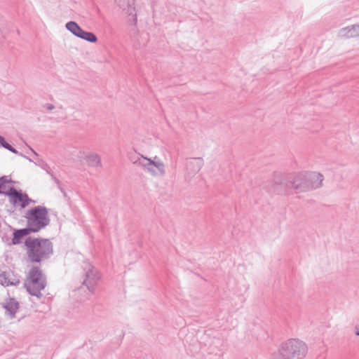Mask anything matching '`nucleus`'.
<instances>
[{"label": "nucleus", "mask_w": 359, "mask_h": 359, "mask_svg": "<svg viewBox=\"0 0 359 359\" xmlns=\"http://www.w3.org/2000/svg\"><path fill=\"white\" fill-rule=\"evenodd\" d=\"M66 28L69 30L75 36L85 39L89 42H96L97 36L92 32H88L83 30L79 24H65Z\"/></svg>", "instance_id": "obj_11"}, {"label": "nucleus", "mask_w": 359, "mask_h": 359, "mask_svg": "<svg viewBox=\"0 0 359 359\" xmlns=\"http://www.w3.org/2000/svg\"><path fill=\"white\" fill-rule=\"evenodd\" d=\"M309 184L311 189L320 188L323 185V176L320 173L312 172L308 175Z\"/></svg>", "instance_id": "obj_14"}, {"label": "nucleus", "mask_w": 359, "mask_h": 359, "mask_svg": "<svg viewBox=\"0 0 359 359\" xmlns=\"http://www.w3.org/2000/svg\"><path fill=\"white\" fill-rule=\"evenodd\" d=\"M0 144L4 148L9 150L11 152H13L14 154L18 153V151L15 148H13L11 145H10L8 142H6V140H4V138L1 135H0Z\"/></svg>", "instance_id": "obj_22"}, {"label": "nucleus", "mask_w": 359, "mask_h": 359, "mask_svg": "<svg viewBox=\"0 0 359 359\" xmlns=\"http://www.w3.org/2000/svg\"><path fill=\"white\" fill-rule=\"evenodd\" d=\"M355 334L359 335V327H355Z\"/></svg>", "instance_id": "obj_28"}, {"label": "nucleus", "mask_w": 359, "mask_h": 359, "mask_svg": "<svg viewBox=\"0 0 359 359\" xmlns=\"http://www.w3.org/2000/svg\"><path fill=\"white\" fill-rule=\"evenodd\" d=\"M52 111H54L53 112V114L56 115L55 118L56 120H58L61 118V115L62 114V108L60 105H54L53 104H46V118H53L52 116H48L47 114H51Z\"/></svg>", "instance_id": "obj_16"}, {"label": "nucleus", "mask_w": 359, "mask_h": 359, "mask_svg": "<svg viewBox=\"0 0 359 359\" xmlns=\"http://www.w3.org/2000/svg\"><path fill=\"white\" fill-rule=\"evenodd\" d=\"M86 162L91 167L101 166L100 157L95 153H90L86 156Z\"/></svg>", "instance_id": "obj_17"}, {"label": "nucleus", "mask_w": 359, "mask_h": 359, "mask_svg": "<svg viewBox=\"0 0 359 359\" xmlns=\"http://www.w3.org/2000/svg\"><path fill=\"white\" fill-rule=\"evenodd\" d=\"M30 232L29 231V229H22L19 230H16L13 233V243L14 245L18 244L21 242L22 239L28 235Z\"/></svg>", "instance_id": "obj_18"}, {"label": "nucleus", "mask_w": 359, "mask_h": 359, "mask_svg": "<svg viewBox=\"0 0 359 359\" xmlns=\"http://www.w3.org/2000/svg\"><path fill=\"white\" fill-rule=\"evenodd\" d=\"M4 308L6 309V314L11 318H14L19 309V304L15 299H10L5 303Z\"/></svg>", "instance_id": "obj_15"}, {"label": "nucleus", "mask_w": 359, "mask_h": 359, "mask_svg": "<svg viewBox=\"0 0 359 359\" xmlns=\"http://www.w3.org/2000/svg\"><path fill=\"white\" fill-rule=\"evenodd\" d=\"M9 189H8L6 184H0V194L8 196Z\"/></svg>", "instance_id": "obj_24"}, {"label": "nucleus", "mask_w": 359, "mask_h": 359, "mask_svg": "<svg viewBox=\"0 0 359 359\" xmlns=\"http://www.w3.org/2000/svg\"><path fill=\"white\" fill-rule=\"evenodd\" d=\"M0 283L6 286L13 284L12 283L10 282L9 280L7 279L5 273L0 274Z\"/></svg>", "instance_id": "obj_23"}, {"label": "nucleus", "mask_w": 359, "mask_h": 359, "mask_svg": "<svg viewBox=\"0 0 359 359\" xmlns=\"http://www.w3.org/2000/svg\"><path fill=\"white\" fill-rule=\"evenodd\" d=\"M285 186L296 190L297 192H304L310 190L308 176L304 174L296 175L293 180L288 181Z\"/></svg>", "instance_id": "obj_8"}, {"label": "nucleus", "mask_w": 359, "mask_h": 359, "mask_svg": "<svg viewBox=\"0 0 359 359\" xmlns=\"http://www.w3.org/2000/svg\"><path fill=\"white\" fill-rule=\"evenodd\" d=\"M130 36L135 48L144 46L149 41V34L144 30H141L137 26V24H132L130 29Z\"/></svg>", "instance_id": "obj_7"}, {"label": "nucleus", "mask_w": 359, "mask_h": 359, "mask_svg": "<svg viewBox=\"0 0 359 359\" xmlns=\"http://www.w3.org/2000/svg\"><path fill=\"white\" fill-rule=\"evenodd\" d=\"M211 346H212V351L215 350L221 351L223 348V340L220 338H214L212 341Z\"/></svg>", "instance_id": "obj_20"}, {"label": "nucleus", "mask_w": 359, "mask_h": 359, "mask_svg": "<svg viewBox=\"0 0 359 359\" xmlns=\"http://www.w3.org/2000/svg\"><path fill=\"white\" fill-rule=\"evenodd\" d=\"M11 182V180L7 176H4L0 178V184H6Z\"/></svg>", "instance_id": "obj_26"}, {"label": "nucleus", "mask_w": 359, "mask_h": 359, "mask_svg": "<svg viewBox=\"0 0 359 359\" xmlns=\"http://www.w3.org/2000/svg\"><path fill=\"white\" fill-rule=\"evenodd\" d=\"M29 232H36L45 225V207L38 206L26 213Z\"/></svg>", "instance_id": "obj_3"}, {"label": "nucleus", "mask_w": 359, "mask_h": 359, "mask_svg": "<svg viewBox=\"0 0 359 359\" xmlns=\"http://www.w3.org/2000/svg\"><path fill=\"white\" fill-rule=\"evenodd\" d=\"M41 242L44 240L28 238L25 241V245L28 248V257L31 262H39L41 260L45 254V250L41 245Z\"/></svg>", "instance_id": "obj_6"}, {"label": "nucleus", "mask_w": 359, "mask_h": 359, "mask_svg": "<svg viewBox=\"0 0 359 359\" xmlns=\"http://www.w3.org/2000/svg\"><path fill=\"white\" fill-rule=\"evenodd\" d=\"M138 163L145 171L154 177H163L165 174V165L156 156L153 158L141 156V158L138 160Z\"/></svg>", "instance_id": "obj_4"}, {"label": "nucleus", "mask_w": 359, "mask_h": 359, "mask_svg": "<svg viewBox=\"0 0 359 359\" xmlns=\"http://www.w3.org/2000/svg\"><path fill=\"white\" fill-rule=\"evenodd\" d=\"M203 165V160L202 158H192L187 161L186 177L191 179L196 173H198Z\"/></svg>", "instance_id": "obj_12"}, {"label": "nucleus", "mask_w": 359, "mask_h": 359, "mask_svg": "<svg viewBox=\"0 0 359 359\" xmlns=\"http://www.w3.org/2000/svg\"><path fill=\"white\" fill-rule=\"evenodd\" d=\"M50 184L53 187H56L64 194L65 196H66V193L62 189L60 182L58 179L53 176V174H50Z\"/></svg>", "instance_id": "obj_21"}, {"label": "nucleus", "mask_w": 359, "mask_h": 359, "mask_svg": "<svg viewBox=\"0 0 359 359\" xmlns=\"http://www.w3.org/2000/svg\"><path fill=\"white\" fill-rule=\"evenodd\" d=\"M25 287L27 292L32 296L40 298L42 296L41 290L45 287L42 280L41 271L36 267H33L29 273L27 279L25 282Z\"/></svg>", "instance_id": "obj_2"}, {"label": "nucleus", "mask_w": 359, "mask_h": 359, "mask_svg": "<svg viewBox=\"0 0 359 359\" xmlns=\"http://www.w3.org/2000/svg\"><path fill=\"white\" fill-rule=\"evenodd\" d=\"M116 4L123 10H126L134 4V0H116Z\"/></svg>", "instance_id": "obj_19"}, {"label": "nucleus", "mask_w": 359, "mask_h": 359, "mask_svg": "<svg viewBox=\"0 0 359 359\" xmlns=\"http://www.w3.org/2000/svg\"><path fill=\"white\" fill-rule=\"evenodd\" d=\"M339 36L341 38H351L359 36V24H353L342 28L339 32Z\"/></svg>", "instance_id": "obj_13"}, {"label": "nucleus", "mask_w": 359, "mask_h": 359, "mask_svg": "<svg viewBox=\"0 0 359 359\" xmlns=\"http://www.w3.org/2000/svg\"><path fill=\"white\" fill-rule=\"evenodd\" d=\"M306 353V344L298 339H287L279 348V354L284 359H303Z\"/></svg>", "instance_id": "obj_1"}, {"label": "nucleus", "mask_w": 359, "mask_h": 359, "mask_svg": "<svg viewBox=\"0 0 359 359\" xmlns=\"http://www.w3.org/2000/svg\"><path fill=\"white\" fill-rule=\"evenodd\" d=\"M9 201L13 205H20L22 208H25L32 201L26 194L16 190L14 187L9 188Z\"/></svg>", "instance_id": "obj_9"}, {"label": "nucleus", "mask_w": 359, "mask_h": 359, "mask_svg": "<svg viewBox=\"0 0 359 359\" xmlns=\"http://www.w3.org/2000/svg\"><path fill=\"white\" fill-rule=\"evenodd\" d=\"M83 267L85 277L83 285H85L91 293H94L100 280V274L89 262H84Z\"/></svg>", "instance_id": "obj_5"}, {"label": "nucleus", "mask_w": 359, "mask_h": 359, "mask_svg": "<svg viewBox=\"0 0 359 359\" xmlns=\"http://www.w3.org/2000/svg\"><path fill=\"white\" fill-rule=\"evenodd\" d=\"M48 210L46 209V226H48L49 224V219H48Z\"/></svg>", "instance_id": "obj_27"}, {"label": "nucleus", "mask_w": 359, "mask_h": 359, "mask_svg": "<svg viewBox=\"0 0 359 359\" xmlns=\"http://www.w3.org/2000/svg\"><path fill=\"white\" fill-rule=\"evenodd\" d=\"M66 28L69 30L75 36L85 39L89 42H96L97 36L92 32H88L83 30L79 24H65Z\"/></svg>", "instance_id": "obj_10"}, {"label": "nucleus", "mask_w": 359, "mask_h": 359, "mask_svg": "<svg viewBox=\"0 0 359 359\" xmlns=\"http://www.w3.org/2000/svg\"><path fill=\"white\" fill-rule=\"evenodd\" d=\"M53 254V245L48 239H46V257Z\"/></svg>", "instance_id": "obj_25"}]
</instances>
